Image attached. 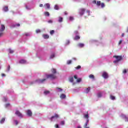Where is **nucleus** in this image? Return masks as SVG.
Masks as SVG:
<instances>
[{"label": "nucleus", "mask_w": 128, "mask_h": 128, "mask_svg": "<svg viewBox=\"0 0 128 128\" xmlns=\"http://www.w3.org/2000/svg\"><path fill=\"white\" fill-rule=\"evenodd\" d=\"M58 78V75L54 74H50L48 75V79L50 80H54Z\"/></svg>", "instance_id": "1"}, {"label": "nucleus", "mask_w": 128, "mask_h": 128, "mask_svg": "<svg viewBox=\"0 0 128 128\" xmlns=\"http://www.w3.org/2000/svg\"><path fill=\"white\" fill-rule=\"evenodd\" d=\"M114 58H116V60L114 61V64H118V62L122 60V56H115Z\"/></svg>", "instance_id": "2"}, {"label": "nucleus", "mask_w": 128, "mask_h": 128, "mask_svg": "<svg viewBox=\"0 0 128 128\" xmlns=\"http://www.w3.org/2000/svg\"><path fill=\"white\" fill-rule=\"evenodd\" d=\"M102 76L104 78V80H108V78H110L108 73L106 72H102Z\"/></svg>", "instance_id": "3"}, {"label": "nucleus", "mask_w": 128, "mask_h": 128, "mask_svg": "<svg viewBox=\"0 0 128 128\" xmlns=\"http://www.w3.org/2000/svg\"><path fill=\"white\" fill-rule=\"evenodd\" d=\"M58 118H60V116L58 114H56L50 118V120L51 122H56Z\"/></svg>", "instance_id": "4"}, {"label": "nucleus", "mask_w": 128, "mask_h": 128, "mask_svg": "<svg viewBox=\"0 0 128 128\" xmlns=\"http://www.w3.org/2000/svg\"><path fill=\"white\" fill-rule=\"evenodd\" d=\"M84 118H86V120H87V122H86V124H85L84 128H90V127L88 126V122L89 120H88V114H86L84 115Z\"/></svg>", "instance_id": "5"}, {"label": "nucleus", "mask_w": 128, "mask_h": 128, "mask_svg": "<svg viewBox=\"0 0 128 128\" xmlns=\"http://www.w3.org/2000/svg\"><path fill=\"white\" fill-rule=\"evenodd\" d=\"M120 118H123V120H124L126 122H128V118L124 114H121L120 116Z\"/></svg>", "instance_id": "6"}, {"label": "nucleus", "mask_w": 128, "mask_h": 128, "mask_svg": "<svg viewBox=\"0 0 128 128\" xmlns=\"http://www.w3.org/2000/svg\"><path fill=\"white\" fill-rule=\"evenodd\" d=\"M51 72L52 74H56V76H58V70L56 68L52 69Z\"/></svg>", "instance_id": "7"}, {"label": "nucleus", "mask_w": 128, "mask_h": 128, "mask_svg": "<svg viewBox=\"0 0 128 128\" xmlns=\"http://www.w3.org/2000/svg\"><path fill=\"white\" fill-rule=\"evenodd\" d=\"M37 82H38V84H44V82H46V79H44V80H40L39 79L38 80H36Z\"/></svg>", "instance_id": "8"}, {"label": "nucleus", "mask_w": 128, "mask_h": 128, "mask_svg": "<svg viewBox=\"0 0 128 128\" xmlns=\"http://www.w3.org/2000/svg\"><path fill=\"white\" fill-rule=\"evenodd\" d=\"M16 114L19 118H22V113H20V112L18 110L16 111Z\"/></svg>", "instance_id": "9"}, {"label": "nucleus", "mask_w": 128, "mask_h": 128, "mask_svg": "<svg viewBox=\"0 0 128 128\" xmlns=\"http://www.w3.org/2000/svg\"><path fill=\"white\" fill-rule=\"evenodd\" d=\"M93 4H96L98 6H100L102 4V3L100 2V1L96 2V0L93 1Z\"/></svg>", "instance_id": "10"}, {"label": "nucleus", "mask_w": 128, "mask_h": 128, "mask_svg": "<svg viewBox=\"0 0 128 128\" xmlns=\"http://www.w3.org/2000/svg\"><path fill=\"white\" fill-rule=\"evenodd\" d=\"M74 78L75 80H77V82L80 84V82H82V78L78 79V76L76 75L74 76Z\"/></svg>", "instance_id": "11"}, {"label": "nucleus", "mask_w": 128, "mask_h": 128, "mask_svg": "<svg viewBox=\"0 0 128 128\" xmlns=\"http://www.w3.org/2000/svg\"><path fill=\"white\" fill-rule=\"evenodd\" d=\"M27 114L28 116L32 117V112L30 110H28L27 111Z\"/></svg>", "instance_id": "12"}, {"label": "nucleus", "mask_w": 128, "mask_h": 128, "mask_svg": "<svg viewBox=\"0 0 128 128\" xmlns=\"http://www.w3.org/2000/svg\"><path fill=\"white\" fill-rule=\"evenodd\" d=\"M4 30H6V26H4V25L2 24L1 26V28L0 29V32H4Z\"/></svg>", "instance_id": "13"}, {"label": "nucleus", "mask_w": 128, "mask_h": 128, "mask_svg": "<svg viewBox=\"0 0 128 128\" xmlns=\"http://www.w3.org/2000/svg\"><path fill=\"white\" fill-rule=\"evenodd\" d=\"M56 58V54L52 53L50 56V60H54Z\"/></svg>", "instance_id": "14"}, {"label": "nucleus", "mask_w": 128, "mask_h": 128, "mask_svg": "<svg viewBox=\"0 0 128 128\" xmlns=\"http://www.w3.org/2000/svg\"><path fill=\"white\" fill-rule=\"evenodd\" d=\"M86 12V10L84 9H81L80 10V16H84V12Z\"/></svg>", "instance_id": "15"}, {"label": "nucleus", "mask_w": 128, "mask_h": 128, "mask_svg": "<svg viewBox=\"0 0 128 128\" xmlns=\"http://www.w3.org/2000/svg\"><path fill=\"white\" fill-rule=\"evenodd\" d=\"M90 90V88H86L84 90L85 94H88Z\"/></svg>", "instance_id": "16"}, {"label": "nucleus", "mask_w": 128, "mask_h": 128, "mask_svg": "<svg viewBox=\"0 0 128 128\" xmlns=\"http://www.w3.org/2000/svg\"><path fill=\"white\" fill-rule=\"evenodd\" d=\"M20 64H26V60H20Z\"/></svg>", "instance_id": "17"}, {"label": "nucleus", "mask_w": 128, "mask_h": 128, "mask_svg": "<svg viewBox=\"0 0 128 128\" xmlns=\"http://www.w3.org/2000/svg\"><path fill=\"white\" fill-rule=\"evenodd\" d=\"M58 22L62 23L64 22V18L62 17H59L58 18Z\"/></svg>", "instance_id": "18"}, {"label": "nucleus", "mask_w": 128, "mask_h": 128, "mask_svg": "<svg viewBox=\"0 0 128 128\" xmlns=\"http://www.w3.org/2000/svg\"><path fill=\"white\" fill-rule=\"evenodd\" d=\"M66 98V96L64 94H62L60 96V98L62 100H64V98Z\"/></svg>", "instance_id": "19"}, {"label": "nucleus", "mask_w": 128, "mask_h": 128, "mask_svg": "<svg viewBox=\"0 0 128 128\" xmlns=\"http://www.w3.org/2000/svg\"><path fill=\"white\" fill-rule=\"evenodd\" d=\"M56 92H62V89L60 88H57L56 89Z\"/></svg>", "instance_id": "20"}, {"label": "nucleus", "mask_w": 128, "mask_h": 128, "mask_svg": "<svg viewBox=\"0 0 128 128\" xmlns=\"http://www.w3.org/2000/svg\"><path fill=\"white\" fill-rule=\"evenodd\" d=\"M80 40V37L78 36H76L74 38V40Z\"/></svg>", "instance_id": "21"}, {"label": "nucleus", "mask_w": 128, "mask_h": 128, "mask_svg": "<svg viewBox=\"0 0 128 128\" xmlns=\"http://www.w3.org/2000/svg\"><path fill=\"white\" fill-rule=\"evenodd\" d=\"M4 12H8V7H7V6L4 7Z\"/></svg>", "instance_id": "22"}, {"label": "nucleus", "mask_w": 128, "mask_h": 128, "mask_svg": "<svg viewBox=\"0 0 128 128\" xmlns=\"http://www.w3.org/2000/svg\"><path fill=\"white\" fill-rule=\"evenodd\" d=\"M5 122H6V118H3L0 120V124H4Z\"/></svg>", "instance_id": "23"}, {"label": "nucleus", "mask_w": 128, "mask_h": 128, "mask_svg": "<svg viewBox=\"0 0 128 128\" xmlns=\"http://www.w3.org/2000/svg\"><path fill=\"white\" fill-rule=\"evenodd\" d=\"M44 8L45 10H48V4H46L44 5Z\"/></svg>", "instance_id": "24"}, {"label": "nucleus", "mask_w": 128, "mask_h": 128, "mask_svg": "<svg viewBox=\"0 0 128 128\" xmlns=\"http://www.w3.org/2000/svg\"><path fill=\"white\" fill-rule=\"evenodd\" d=\"M54 9H55L56 10H60V7L56 5V6H55V7H54Z\"/></svg>", "instance_id": "25"}, {"label": "nucleus", "mask_w": 128, "mask_h": 128, "mask_svg": "<svg viewBox=\"0 0 128 128\" xmlns=\"http://www.w3.org/2000/svg\"><path fill=\"white\" fill-rule=\"evenodd\" d=\"M70 44V42L69 40H67L66 42V46H68Z\"/></svg>", "instance_id": "26"}, {"label": "nucleus", "mask_w": 128, "mask_h": 128, "mask_svg": "<svg viewBox=\"0 0 128 128\" xmlns=\"http://www.w3.org/2000/svg\"><path fill=\"white\" fill-rule=\"evenodd\" d=\"M43 38H44L45 40H48V35H43Z\"/></svg>", "instance_id": "27"}, {"label": "nucleus", "mask_w": 128, "mask_h": 128, "mask_svg": "<svg viewBox=\"0 0 128 128\" xmlns=\"http://www.w3.org/2000/svg\"><path fill=\"white\" fill-rule=\"evenodd\" d=\"M72 60H68L67 62V64H68V65L72 64Z\"/></svg>", "instance_id": "28"}, {"label": "nucleus", "mask_w": 128, "mask_h": 128, "mask_svg": "<svg viewBox=\"0 0 128 128\" xmlns=\"http://www.w3.org/2000/svg\"><path fill=\"white\" fill-rule=\"evenodd\" d=\"M54 30H51L50 32V34H51V36H54Z\"/></svg>", "instance_id": "29"}, {"label": "nucleus", "mask_w": 128, "mask_h": 128, "mask_svg": "<svg viewBox=\"0 0 128 128\" xmlns=\"http://www.w3.org/2000/svg\"><path fill=\"white\" fill-rule=\"evenodd\" d=\"M110 100H116V98L112 96H110Z\"/></svg>", "instance_id": "30"}, {"label": "nucleus", "mask_w": 128, "mask_h": 128, "mask_svg": "<svg viewBox=\"0 0 128 128\" xmlns=\"http://www.w3.org/2000/svg\"><path fill=\"white\" fill-rule=\"evenodd\" d=\"M78 46L80 48H84V44H78Z\"/></svg>", "instance_id": "31"}, {"label": "nucleus", "mask_w": 128, "mask_h": 128, "mask_svg": "<svg viewBox=\"0 0 128 128\" xmlns=\"http://www.w3.org/2000/svg\"><path fill=\"white\" fill-rule=\"evenodd\" d=\"M102 93H98V98H102Z\"/></svg>", "instance_id": "32"}, {"label": "nucleus", "mask_w": 128, "mask_h": 128, "mask_svg": "<svg viewBox=\"0 0 128 128\" xmlns=\"http://www.w3.org/2000/svg\"><path fill=\"white\" fill-rule=\"evenodd\" d=\"M90 78H91L92 80H94V75H90L89 76Z\"/></svg>", "instance_id": "33"}, {"label": "nucleus", "mask_w": 128, "mask_h": 128, "mask_svg": "<svg viewBox=\"0 0 128 128\" xmlns=\"http://www.w3.org/2000/svg\"><path fill=\"white\" fill-rule=\"evenodd\" d=\"M122 42H124V40H120L118 42V46H120V44H122Z\"/></svg>", "instance_id": "34"}, {"label": "nucleus", "mask_w": 128, "mask_h": 128, "mask_svg": "<svg viewBox=\"0 0 128 128\" xmlns=\"http://www.w3.org/2000/svg\"><path fill=\"white\" fill-rule=\"evenodd\" d=\"M70 22H72L73 20H74V17H70Z\"/></svg>", "instance_id": "35"}, {"label": "nucleus", "mask_w": 128, "mask_h": 128, "mask_svg": "<svg viewBox=\"0 0 128 128\" xmlns=\"http://www.w3.org/2000/svg\"><path fill=\"white\" fill-rule=\"evenodd\" d=\"M36 34H40V32H42V30H36Z\"/></svg>", "instance_id": "36"}, {"label": "nucleus", "mask_w": 128, "mask_h": 128, "mask_svg": "<svg viewBox=\"0 0 128 128\" xmlns=\"http://www.w3.org/2000/svg\"><path fill=\"white\" fill-rule=\"evenodd\" d=\"M70 82H74V78H70Z\"/></svg>", "instance_id": "37"}, {"label": "nucleus", "mask_w": 128, "mask_h": 128, "mask_svg": "<svg viewBox=\"0 0 128 128\" xmlns=\"http://www.w3.org/2000/svg\"><path fill=\"white\" fill-rule=\"evenodd\" d=\"M9 52H10V54H14V50H12V49H10Z\"/></svg>", "instance_id": "38"}, {"label": "nucleus", "mask_w": 128, "mask_h": 128, "mask_svg": "<svg viewBox=\"0 0 128 128\" xmlns=\"http://www.w3.org/2000/svg\"><path fill=\"white\" fill-rule=\"evenodd\" d=\"M100 6H101L102 8H105V6H106V5L104 3H102Z\"/></svg>", "instance_id": "39"}, {"label": "nucleus", "mask_w": 128, "mask_h": 128, "mask_svg": "<svg viewBox=\"0 0 128 128\" xmlns=\"http://www.w3.org/2000/svg\"><path fill=\"white\" fill-rule=\"evenodd\" d=\"M10 65L8 66V68L7 69V72H10Z\"/></svg>", "instance_id": "40"}, {"label": "nucleus", "mask_w": 128, "mask_h": 128, "mask_svg": "<svg viewBox=\"0 0 128 128\" xmlns=\"http://www.w3.org/2000/svg\"><path fill=\"white\" fill-rule=\"evenodd\" d=\"M60 124H61V126H64V124H65V122H64V121L62 122H60Z\"/></svg>", "instance_id": "41"}, {"label": "nucleus", "mask_w": 128, "mask_h": 128, "mask_svg": "<svg viewBox=\"0 0 128 128\" xmlns=\"http://www.w3.org/2000/svg\"><path fill=\"white\" fill-rule=\"evenodd\" d=\"M45 16H48V12H46L44 13Z\"/></svg>", "instance_id": "42"}, {"label": "nucleus", "mask_w": 128, "mask_h": 128, "mask_svg": "<svg viewBox=\"0 0 128 128\" xmlns=\"http://www.w3.org/2000/svg\"><path fill=\"white\" fill-rule=\"evenodd\" d=\"M16 26H20V24H18L16 25H14L13 26V28H16Z\"/></svg>", "instance_id": "43"}, {"label": "nucleus", "mask_w": 128, "mask_h": 128, "mask_svg": "<svg viewBox=\"0 0 128 128\" xmlns=\"http://www.w3.org/2000/svg\"><path fill=\"white\" fill-rule=\"evenodd\" d=\"M74 34H75L76 36L78 35V34H79L78 32L76 31V32H74Z\"/></svg>", "instance_id": "44"}, {"label": "nucleus", "mask_w": 128, "mask_h": 128, "mask_svg": "<svg viewBox=\"0 0 128 128\" xmlns=\"http://www.w3.org/2000/svg\"><path fill=\"white\" fill-rule=\"evenodd\" d=\"M82 68V66H78V67L76 68V70H80Z\"/></svg>", "instance_id": "45"}, {"label": "nucleus", "mask_w": 128, "mask_h": 128, "mask_svg": "<svg viewBox=\"0 0 128 128\" xmlns=\"http://www.w3.org/2000/svg\"><path fill=\"white\" fill-rule=\"evenodd\" d=\"M126 72H128V70H124V71H123V74H126Z\"/></svg>", "instance_id": "46"}, {"label": "nucleus", "mask_w": 128, "mask_h": 128, "mask_svg": "<svg viewBox=\"0 0 128 128\" xmlns=\"http://www.w3.org/2000/svg\"><path fill=\"white\" fill-rule=\"evenodd\" d=\"M86 14H88V16H90V11H88V12H86Z\"/></svg>", "instance_id": "47"}, {"label": "nucleus", "mask_w": 128, "mask_h": 128, "mask_svg": "<svg viewBox=\"0 0 128 128\" xmlns=\"http://www.w3.org/2000/svg\"><path fill=\"white\" fill-rule=\"evenodd\" d=\"M15 124L16 126H18V120H15Z\"/></svg>", "instance_id": "48"}, {"label": "nucleus", "mask_w": 128, "mask_h": 128, "mask_svg": "<svg viewBox=\"0 0 128 128\" xmlns=\"http://www.w3.org/2000/svg\"><path fill=\"white\" fill-rule=\"evenodd\" d=\"M52 22H54L52 21V20H50L48 21V23L49 24H52Z\"/></svg>", "instance_id": "49"}, {"label": "nucleus", "mask_w": 128, "mask_h": 128, "mask_svg": "<svg viewBox=\"0 0 128 128\" xmlns=\"http://www.w3.org/2000/svg\"><path fill=\"white\" fill-rule=\"evenodd\" d=\"M44 94H48V91L44 92Z\"/></svg>", "instance_id": "50"}, {"label": "nucleus", "mask_w": 128, "mask_h": 128, "mask_svg": "<svg viewBox=\"0 0 128 128\" xmlns=\"http://www.w3.org/2000/svg\"><path fill=\"white\" fill-rule=\"evenodd\" d=\"M55 128H60V126H58V124H56V125L55 126Z\"/></svg>", "instance_id": "51"}, {"label": "nucleus", "mask_w": 128, "mask_h": 128, "mask_svg": "<svg viewBox=\"0 0 128 128\" xmlns=\"http://www.w3.org/2000/svg\"><path fill=\"white\" fill-rule=\"evenodd\" d=\"M2 36H4V33H0V38H2Z\"/></svg>", "instance_id": "52"}, {"label": "nucleus", "mask_w": 128, "mask_h": 128, "mask_svg": "<svg viewBox=\"0 0 128 128\" xmlns=\"http://www.w3.org/2000/svg\"><path fill=\"white\" fill-rule=\"evenodd\" d=\"M40 8H44V4H40Z\"/></svg>", "instance_id": "53"}, {"label": "nucleus", "mask_w": 128, "mask_h": 128, "mask_svg": "<svg viewBox=\"0 0 128 128\" xmlns=\"http://www.w3.org/2000/svg\"><path fill=\"white\" fill-rule=\"evenodd\" d=\"M124 34L123 33V34H122V38H124Z\"/></svg>", "instance_id": "54"}, {"label": "nucleus", "mask_w": 128, "mask_h": 128, "mask_svg": "<svg viewBox=\"0 0 128 128\" xmlns=\"http://www.w3.org/2000/svg\"><path fill=\"white\" fill-rule=\"evenodd\" d=\"M25 36H30V34H25Z\"/></svg>", "instance_id": "55"}, {"label": "nucleus", "mask_w": 128, "mask_h": 128, "mask_svg": "<svg viewBox=\"0 0 128 128\" xmlns=\"http://www.w3.org/2000/svg\"><path fill=\"white\" fill-rule=\"evenodd\" d=\"M4 102H7L6 98H4Z\"/></svg>", "instance_id": "56"}, {"label": "nucleus", "mask_w": 128, "mask_h": 128, "mask_svg": "<svg viewBox=\"0 0 128 128\" xmlns=\"http://www.w3.org/2000/svg\"><path fill=\"white\" fill-rule=\"evenodd\" d=\"M64 14H65V16H68V12H64Z\"/></svg>", "instance_id": "57"}, {"label": "nucleus", "mask_w": 128, "mask_h": 128, "mask_svg": "<svg viewBox=\"0 0 128 128\" xmlns=\"http://www.w3.org/2000/svg\"><path fill=\"white\" fill-rule=\"evenodd\" d=\"M2 76H6V74H2Z\"/></svg>", "instance_id": "58"}, {"label": "nucleus", "mask_w": 128, "mask_h": 128, "mask_svg": "<svg viewBox=\"0 0 128 128\" xmlns=\"http://www.w3.org/2000/svg\"><path fill=\"white\" fill-rule=\"evenodd\" d=\"M73 60H76V58H74Z\"/></svg>", "instance_id": "59"}, {"label": "nucleus", "mask_w": 128, "mask_h": 128, "mask_svg": "<svg viewBox=\"0 0 128 128\" xmlns=\"http://www.w3.org/2000/svg\"><path fill=\"white\" fill-rule=\"evenodd\" d=\"M126 32H128V27H127Z\"/></svg>", "instance_id": "60"}, {"label": "nucleus", "mask_w": 128, "mask_h": 128, "mask_svg": "<svg viewBox=\"0 0 128 128\" xmlns=\"http://www.w3.org/2000/svg\"><path fill=\"white\" fill-rule=\"evenodd\" d=\"M78 128H82V126H78Z\"/></svg>", "instance_id": "61"}, {"label": "nucleus", "mask_w": 128, "mask_h": 128, "mask_svg": "<svg viewBox=\"0 0 128 128\" xmlns=\"http://www.w3.org/2000/svg\"><path fill=\"white\" fill-rule=\"evenodd\" d=\"M7 106H10V104H8Z\"/></svg>", "instance_id": "62"}, {"label": "nucleus", "mask_w": 128, "mask_h": 128, "mask_svg": "<svg viewBox=\"0 0 128 128\" xmlns=\"http://www.w3.org/2000/svg\"><path fill=\"white\" fill-rule=\"evenodd\" d=\"M1 68H2V67L0 66V70H1Z\"/></svg>", "instance_id": "63"}, {"label": "nucleus", "mask_w": 128, "mask_h": 128, "mask_svg": "<svg viewBox=\"0 0 128 128\" xmlns=\"http://www.w3.org/2000/svg\"><path fill=\"white\" fill-rule=\"evenodd\" d=\"M49 8H50V5H49V6H48Z\"/></svg>", "instance_id": "64"}]
</instances>
